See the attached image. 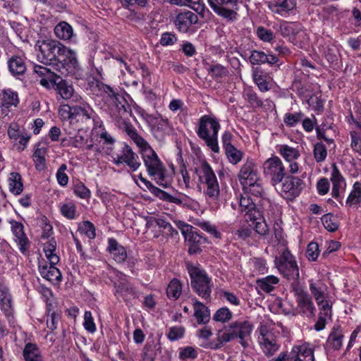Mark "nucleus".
<instances>
[{
  "mask_svg": "<svg viewBox=\"0 0 361 361\" xmlns=\"http://www.w3.org/2000/svg\"><path fill=\"white\" fill-rule=\"evenodd\" d=\"M61 214L68 219H75L77 216L76 205L72 202L62 204L60 207Z\"/></svg>",
  "mask_w": 361,
  "mask_h": 361,
  "instance_id": "obj_47",
  "label": "nucleus"
},
{
  "mask_svg": "<svg viewBox=\"0 0 361 361\" xmlns=\"http://www.w3.org/2000/svg\"><path fill=\"white\" fill-rule=\"evenodd\" d=\"M322 222L326 229L329 231L334 232L338 228L337 219L331 214H324L322 219Z\"/></svg>",
  "mask_w": 361,
  "mask_h": 361,
  "instance_id": "obj_51",
  "label": "nucleus"
},
{
  "mask_svg": "<svg viewBox=\"0 0 361 361\" xmlns=\"http://www.w3.org/2000/svg\"><path fill=\"white\" fill-rule=\"evenodd\" d=\"M47 147L41 146L39 143L37 145L36 149L33 154V161L35 162V168L37 171H42L45 169V156L47 154Z\"/></svg>",
  "mask_w": 361,
  "mask_h": 361,
  "instance_id": "obj_38",
  "label": "nucleus"
},
{
  "mask_svg": "<svg viewBox=\"0 0 361 361\" xmlns=\"http://www.w3.org/2000/svg\"><path fill=\"white\" fill-rule=\"evenodd\" d=\"M177 226L187 242L189 253L197 254L200 252L202 250L201 245L204 243L205 238H202L195 231H193L192 226L189 224L178 221Z\"/></svg>",
  "mask_w": 361,
  "mask_h": 361,
  "instance_id": "obj_15",
  "label": "nucleus"
},
{
  "mask_svg": "<svg viewBox=\"0 0 361 361\" xmlns=\"http://www.w3.org/2000/svg\"><path fill=\"white\" fill-rule=\"evenodd\" d=\"M243 188L246 192L255 197H262L264 192L261 178L256 183H252L250 185L243 186Z\"/></svg>",
  "mask_w": 361,
  "mask_h": 361,
  "instance_id": "obj_52",
  "label": "nucleus"
},
{
  "mask_svg": "<svg viewBox=\"0 0 361 361\" xmlns=\"http://www.w3.org/2000/svg\"><path fill=\"white\" fill-rule=\"evenodd\" d=\"M8 223L11 226L13 241L16 243L20 252L24 255H27L31 243L25 232L24 225L13 219H9Z\"/></svg>",
  "mask_w": 361,
  "mask_h": 361,
  "instance_id": "obj_18",
  "label": "nucleus"
},
{
  "mask_svg": "<svg viewBox=\"0 0 361 361\" xmlns=\"http://www.w3.org/2000/svg\"><path fill=\"white\" fill-rule=\"evenodd\" d=\"M56 241L54 238H51L43 245V251L46 257L51 264H58L60 258L56 253Z\"/></svg>",
  "mask_w": 361,
  "mask_h": 361,
  "instance_id": "obj_36",
  "label": "nucleus"
},
{
  "mask_svg": "<svg viewBox=\"0 0 361 361\" xmlns=\"http://www.w3.org/2000/svg\"><path fill=\"white\" fill-rule=\"evenodd\" d=\"M107 250L118 263H123L127 259L126 248L114 238L108 239Z\"/></svg>",
  "mask_w": 361,
  "mask_h": 361,
  "instance_id": "obj_29",
  "label": "nucleus"
},
{
  "mask_svg": "<svg viewBox=\"0 0 361 361\" xmlns=\"http://www.w3.org/2000/svg\"><path fill=\"white\" fill-rule=\"evenodd\" d=\"M35 47L39 61L55 64L62 75H74L78 69L76 54L56 40H38Z\"/></svg>",
  "mask_w": 361,
  "mask_h": 361,
  "instance_id": "obj_1",
  "label": "nucleus"
},
{
  "mask_svg": "<svg viewBox=\"0 0 361 361\" xmlns=\"http://www.w3.org/2000/svg\"><path fill=\"white\" fill-rule=\"evenodd\" d=\"M118 281L115 283L116 293H132L133 288L129 281L126 279V276L122 273L118 274Z\"/></svg>",
  "mask_w": 361,
  "mask_h": 361,
  "instance_id": "obj_42",
  "label": "nucleus"
},
{
  "mask_svg": "<svg viewBox=\"0 0 361 361\" xmlns=\"http://www.w3.org/2000/svg\"><path fill=\"white\" fill-rule=\"evenodd\" d=\"M232 312L227 307H221L219 309L213 317V319L216 322L225 323L232 318Z\"/></svg>",
  "mask_w": 361,
  "mask_h": 361,
  "instance_id": "obj_56",
  "label": "nucleus"
},
{
  "mask_svg": "<svg viewBox=\"0 0 361 361\" xmlns=\"http://www.w3.org/2000/svg\"><path fill=\"white\" fill-rule=\"evenodd\" d=\"M19 102L18 93L11 89L4 90L2 92L1 105L3 107L9 108L16 106Z\"/></svg>",
  "mask_w": 361,
  "mask_h": 361,
  "instance_id": "obj_41",
  "label": "nucleus"
},
{
  "mask_svg": "<svg viewBox=\"0 0 361 361\" xmlns=\"http://www.w3.org/2000/svg\"><path fill=\"white\" fill-rule=\"evenodd\" d=\"M73 192L81 199H88L91 194L90 190L82 182H78L74 185Z\"/></svg>",
  "mask_w": 361,
  "mask_h": 361,
  "instance_id": "obj_57",
  "label": "nucleus"
},
{
  "mask_svg": "<svg viewBox=\"0 0 361 361\" xmlns=\"http://www.w3.org/2000/svg\"><path fill=\"white\" fill-rule=\"evenodd\" d=\"M279 153L286 161L289 162V172L292 174L298 173L299 166L295 160L300 156L299 151L296 148L284 145L281 146Z\"/></svg>",
  "mask_w": 361,
  "mask_h": 361,
  "instance_id": "obj_24",
  "label": "nucleus"
},
{
  "mask_svg": "<svg viewBox=\"0 0 361 361\" xmlns=\"http://www.w3.org/2000/svg\"><path fill=\"white\" fill-rule=\"evenodd\" d=\"M182 292V286L180 282L176 279H173L169 284L166 293L169 298L176 300L179 298Z\"/></svg>",
  "mask_w": 361,
  "mask_h": 361,
  "instance_id": "obj_46",
  "label": "nucleus"
},
{
  "mask_svg": "<svg viewBox=\"0 0 361 361\" xmlns=\"http://www.w3.org/2000/svg\"><path fill=\"white\" fill-rule=\"evenodd\" d=\"M254 326L247 320L240 319L231 322L225 327L224 332L217 334V343L214 348H221L224 343L238 338L239 343L244 348L248 346V338L250 336Z\"/></svg>",
  "mask_w": 361,
  "mask_h": 361,
  "instance_id": "obj_5",
  "label": "nucleus"
},
{
  "mask_svg": "<svg viewBox=\"0 0 361 361\" xmlns=\"http://www.w3.org/2000/svg\"><path fill=\"white\" fill-rule=\"evenodd\" d=\"M220 129V123L218 120L208 115H204L199 119L197 134L204 140L207 147L215 153L219 152L218 145V133Z\"/></svg>",
  "mask_w": 361,
  "mask_h": 361,
  "instance_id": "obj_8",
  "label": "nucleus"
},
{
  "mask_svg": "<svg viewBox=\"0 0 361 361\" xmlns=\"http://www.w3.org/2000/svg\"><path fill=\"white\" fill-rule=\"evenodd\" d=\"M263 173L265 178H268L274 186L279 184L286 174L282 161L276 156H273L264 162Z\"/></svg>",
  "mask_w": 361,
  "mask_h": 361,
  "instance_id": "obj_13",
  "label": "nucleus"
},
{
  "mask_svg": "<svg viewBox=\"0 0 361 361\" xmlns=\"http://www.w3.org/2000/svg\"><path fill=\"white\" fill-rule=\"evenodd\" d=\"M194 317L198 324H206L210 320V312L203 303L195 301L193 305Z\"/></svg>",
  "mask_w": 361,
  "mask_h": 361,
  "instance_id": "obj_32",
  "label": "nucleus"
},
{
  "mask_svg": "<svg viewBox=\"0 0 361 361\" xmlns=\"http://www.w3.org/2000/svg\"><path fill=\"white\" fill-rule=\"evenodd\" d=\"M208 71L213 78H223L228 73L227 68L219 63L210 66Z\"/></svg>",
  "mask_w": 361,
  "mask_h": 361,
  "instance_id": "obj_58",
  "label": "nucleus"
},
{
  "mask_svg": "<svg viewBox=\"0 0 361 361\" xmlns=\"http://www.w3.org/2000/svg\"><path fill=\"white\" fill-rule=\"evenodd\" d=\"M238 178L242 186L250 185L260 179L257 167L252 159H247L241 166Z\"/></svg>",
  "mask_w": 361,
  "mask_h": 361,
  "instance_id": "obj_20",
  "label": "nucleus"
},
{
  "mask_svg": "<svg viewBox=\"0 0 361 361\" xmlns=\"http://www.w3.org/2000/svg\"><path fill=\"white\" fill-rule=\"evenodd\" d=\"M56 36L63 40H70L73 37V30L70 24L65 21L58 23L54 28Z\"/></svg>",
  "mask_w": 361,
  "mask_h": 361,
  "instance_id": "obj_40",
  "label": "nucleus"
},
{
  "mask_svg": "<svg viewBox=\"0 0 361 361\" xmlns=\"http://www.w3.org/2000/svg\"><path fill=\"white\" fill-rule=\"evenodd\" d=\"M279 30L283 37H289L293 42L295 41L298 37L304 34L301 25L295 22L281 23Z\"/></svg>",
  "mask_w": 361,
  "mask_h": 361,
  "instance_id": "obj_28",
  "label": "nucleus"
},
{
  "mask_svg": "<svg viewBox=\"0 0 361 361\" xmlns=\"http://www.w3.org/2000/svg\"><path fill=\"white\" fill-rule=\"evenodd\" d=\"M256 34L260 40L265 42H270L274 38V32L262 26H259L257 28Z\"/></svg>",
  "mask_w": 361,
  "mask_h": 361,
  "instance_id": "obj_60",
  "label": "nucleus"
},
{
  "mask_svg": "<svg viewBox=\"0 0 361 361\" xmlns=\"http://www.w3.org/2000/svg\"><path fill=\"white\" fill-rule=\"evenodd\" d=\"M313 154L317 162L324 161L327 157V149L322 142H318L314 144Z\"/></svg>",
  "mask_w": 361,
  "mask_h": 361,
  "instance_id": "obj_49",
  "label": "nucleus"
},
{
  "mask_svg": "<svg viewBox=\"0 0 361 361\" xmlns=\"http://www.w3.org/2000/svg\"><path fill=\"white\" fill-rule=\"evenodd\" d=\"M140 152L149 176L159 186L164 188L170 187L172 178L152 147L149 145Z\"/></svg>",
  "mask_w": 361,
  "mask_h": 361,
  "instance_id": "obj_2",
  "label": "nucleus"
},
{
  "mask_svg": "<svg viewBox=\"0 0 361 361\" xmlns=\"http://www.w3.org/2000/svg\"><path fill=\"white\" fill-rule=\"evenodd\" d=\"M118 127L123 130L127 133V135L139 147L140 151L149 145V144L137 133L136 129L129 121L126 120L125 121H121V123L118 124Z\"/></svg>",
  "mask_w": 361,
  "mask_h": 361,
  "instance_id": "obj_27",
  "label": "nucleus"
},
{
  "mask_svg": "<svg viewBox=\"0 0 361 361\" xmlns=\"http://www.w3.org/2000/svg\"><path fill=\"white\" fill-rule=\"evenodd\" d=\"M56 264H51L42 259L38 262V270L40 276L46 280L54 283H59L62 279L60 270L56 267Z\"/></svg>",
  "mask_w": 361,
  "mask_h": 361,
  "instance_id": "obj_22",
  "label": "nucleus"
},
{
  "mask_svg": "<svg viewBox=\"0 0 361 361\" xmlns=\"http://www.w3.org/2000/svg\"><path fill=\"white\" fill-rule=\"evenodd\" d=\"M113 162L117 166L126 164L132 171H137L141 166L137 154L128 145L123 146L120 154L113 157Z\"/></svg>",
  "mask_w": 361,
  "mask_h": 361,
  "instance_id": "obj_19",
  "label": "nucleus"
},
{
  "mask_svg": "<svg viewBox=\"0 0 361 361\" xmlns=\"http://www.w3.org/2000/svg\"><path fill=\"white\" fill-rule=\"evenodd\" d=\"M73 103V125L75 129L79 130L82 125L94 121L95 111L91 106L81 97H75Z\"/></svg>",
  "mask_w": 361,
  "mask_h": 361,
  "instance_id": "obj_12",
  "label": "nucleus"
},
{
  "mask_svg": "<svg viewBox=\"0 0 361 361\" xmlns=\"http://www.w3.org/2000/svg\"><path fill=\"white\" fill-rule=\"evenodd\" d=\"M225 152L228 161L233 164H238L243 157V152L238 150L233 145L228 146V148L225 149Z\"/></svg>",
  "mask_w": 361,
  "mask_h": 361,
  "instance_id": "obj_48",
  "label": "nucleus"
},
{
  "mask_svg": "<svg viewBox=\"0 0 361 361\" xmlns=\"http://www.w3.org/2000/svg\"><path fill=\"white\" fill-rule=\"evenodd\" d=\"M288 361H314L313 349L306 345L294 346L289 353Z\"/></svg>",
  "mask_w": 361,
  "mask_h": 361,
  "instance_id": "obj_26",
  "label": "nucleus"
},
{
  "mask_svg": "<svg viewBox=\"0 0 361 361\" xmlns=\"http://www.w3.org/2000/svg\"><path fill=\"white\" fill-rule=\"evenodd\" d=\"M209 5L219 16L228 21H234L238 17L240 0H207Z\"/></svg>",
  "mask_w": 361,
  "mask_h": 361,
  "instance_id": "obj_14",
  "label": "nucleus"
},
{
  "mask_svg": "<svg viewBox=\"0 0 361 361\" xmlns=\"http://www.w3.org/2000/svg\"><path fill=\"white\" fill-rule=\"evenodd\" d=\"M290 288L296 298L299 313L308 318L314 317L316 307L311 295L305 290L302 285L300 282H295L291 283Z\"/></svg>",
  "mask_w": 361,
  "mask_h": 361,
  "instance_id": "obj_11",
  "label": "nucleus"
},
{
  "mask_svg": "<svg viewBox=\"0 0 361 361\" xmlns=\"http://www.w3.org/2000/svg\"><path fill=\"white\" fill-rule=\"evenodd\" d=\"M73 103L71 105H63L59 110V115L62 121H69L71 125H73Z\"/></svg>",
  "mask_w": 361,
  "mask_h": 361,
  "instance_id": "obj_54",
  "label": "nucleus"
},
{
  "mask_svg": "<svg viewBox=\"0 0 361 361\" xmlns=\"http://www.w3.org/2000/svg\"><path fill=\"white\" fill-rule=\"evenodd\" d=\"M350 135L351 138L350 146L352 149L361 156V135L356 131H351Z\"/></svg>",
  "mask_w": 361,
  "mask_h": 361,
  "instance_id": "obj_61",
  "label": "nucleus"
},
{
  "mask_svg": "<svg viewBox=\"0 0 361 361\" xmlns=\"http://www.w3.org/2000/svg\"><path fill=\"white\" fill-rule=\"evenodd\" d=\"M8 70L13 75H23L26 70L24 59L18 56H13L8 61Z\"/></svg>",
  "mask_w": 361,
  "mask_h": 361,
  "instance_id": "obj_34",
  "label": "nucleus"
},
{
  "mask_svg": "<svg viewBox=\"0 0 361 361\" xmlns=\"http://www.w3.org/2000/svg\"><path fill=\"white\" fill-rule=\"evenodd\" d=\"M155 348L154 342H147L142 349V361H154L156 355Z\"/></svg>",
  "mask_w": 361,
  "mask_h": 361,
  "instance_id": "obj_53",
  "label": "nucleus"
},
{
  "mask_svg": "<svg viewBox=\"0 0 361 361\" xmlns=\"http://www.w3.org/2000/svg\"><path fill=\"white\" fill-rule=\"evenodd\" d=\"M250 62L252 65H259L265 63L267 54L262 51L253 50L250 56Z\"/></svg>",
  "mask_w": 361,
  "mask_h": 361,
  "instance_id": "obj_59",
  "label": "nucleus"
},
{
  "mask_svg": "<svg viewBox=\"0 0 361 361\" xmlns=\"http://www.w3.org/2000/svg\"><path fill=\"white\" fill-rule=\"evenodd\" d=\"M258 331L259 334L258 341L263 353L268 357L273 355L280 347L276 342V336L267 325L261 324L258 328Z\"/></svg>",
  "mask_w": 361,
  "mask_h": 361,
  "instance_id": "obj_16",
  "label": "nucleus"
},
{
  "mask_svg": "<svg viewBox=\"0 0 361 361\" xmlns=\"http://www.w3.org/2000/svg\"><path fill=\"white\" fill-rule=\"evenodd\" d=\"M79 229L90 239H94L96 237L95 227L94 224L89 221H84L82 224L79 226Z\"/></svg>",
  "mask_w": 361,
  "mask_h": 361,
  "instance_id": "obj_62",
  "label": "nucleus"
},
{
  "mask_svg": "<svg viewBox=\"0 0 361 361\" xmlns=\"http://www.w3.org/2000/svg\"><path fill=\"white\" fill-rule=\"evenodd\" d=\"M243 97L252 108L262 107L263 102L253 90L250 88L245 90Z\"/></svg>",
  "mask_w": 361,
  "mask_h": 361,
  "instance_id": "obj_45",
  "label": "nucleus"
},
{
  "mask_svg": "<svg viewBox=\"0 0 361 361\" xmlns=\"http://www.w3.org/2000/svg\"><path fill=\"white\" fill-rule=\"evenodd\" d=\"M295 6V0H283L280 2H273L269 4V8L271 11L281 16H286L289 11L293 10Z\"/></svg>",
  "mask_w": 361,
  "mask_h": 361,
  "instance_id": "obj_31",
  "label": "nucleus"
},
{
  "mask_svg": "<svg viewBox=\"0 0 361 361\" xmlns=\"http://www.w3.org/2000/svg\"><path fill=\"white\" fill-rule=\"evenodd\" d=\"M275 264L279 271L291 283L299 282V268L294 256L288 249H284L279 257H276Z\"/></svg>",
  "mask_w": 361,
  "mask_h": 361,
  "instance_id": "obj_10",
  "label": "nucleus"
},
{
  "mask_svg": "<svg viewBox=\"0 0 361 361\" xmlns=\"http://www.w3.org/2000/svg\"><path fill=\"white\" fill-rule=\"evenodd\" d=\"M34 72L41 78L39 80L41 85L47 89L54 88L63 99H70L71 103H74L73 97H80L74 93L72 85H68L47 67L35 66Z\"/></svg>",
  "mask_w": 361,
  "mask_h": 361,
  "instance_id": "obj_3",
  "label": "nucleus"
},
{
  "mask_svg": "<svg viewBox=\"0 0 361 361\" xmlns=\"http://www.w3.org/2000/svg\"><path fill=\"white\" fill-rule=\"evenodd\" d=\"M343 334L340 328H334L329 334L327 343L334 349H339L342 345Z\"/></svg>",
  "mask_w": 361,
  "mask_h": 361,
  "instance_id": "obj_43",
  "label": "nucleus"
},
{
  "mask_svg": "<svg viewBox=\"0 0 361 361\" xmlns=\"http://www.w3.org/2000/svg\"><path fill=\"white\" fill-rule=\"evenodd\" d=\"M23 355L25 361H43L41 351L35 343H27L23 349Z\"/></svg>",
  "mask_w": 361,
  "mask_h": 361,
  "instance_id": "obj_35",
  "label": "nucleus"
},
{
  "mask_svg": "<svg viewBox=\"0 0 361 361\" xmlns=\"http://www.w3.org/2000/svg\"><path fill=\"white\" fill-rule=\"evenodd\" d=\"M310 290L317 303H320V300L323 299L324 297V293L322 288L316 283L310 281Z\"/></svg>",
  "mask_w": 361,
  "mask_h": 361,
  "instance_id": "obj_63",
  "label": "nucleus"
},
{
  "mask_svg": "<svg viewBox=\"0 0 361 361\" xmlns=\"http://www.w3.org/2000/svg\"><path fill=\"white\" fill-rule=\"evenodd\" d=\"M97 87L105 99L109 112L115 120L117 126L121 121H125V116L131 111L130 106L126 99L121 94L116 92L110 86L102 82H97Z\"/></svg>",
  "mask_w": 361,
  "mask_h": 361,
  "instance_id": "obj_4",
  "label": "nucleus"
},
{
  "mask_svg": "<svg viewBox=\"0 0 361 361\" xmlns=\"http://www.w3.org/2000/svg\"><path fill=\"white\" fill-rule=\"evenodd\" d=\"M198 21L197 16L190 11H183L180 12L176 17L174 23L179 31L182 32H188L190 27L197 23Z\"/></svg>",
  "mask_w": 361,
  "mask_h": 361,
  "instance_id": "obj_25",
  "label": "nucleus"
},
{
  "mask_svg": "<svg viewBox=\"0 0 361 361\" xmlns=\"http://www.w3.org/2000/svg\"><path fill=\"white\" fill-rule=\"evenodd\" d=\"M0 310L5 316L10 326H14V302L8 287L0 282Z\"/></svg>",
  "mask_w": 361,
  "mask_h": 361,
  "instance_id": "obj_17",
  "label": "nucleus"
},
{
  "mask_svg": "<svg viewBox=\"0 0 361 361\" xmlns=\"http://www.w3.org/2000/svg\"><path fill=\"white\" fill-rule=\"evenodd\" d=\"M240 212L247 222H251L256 233L261 235L269 233V226L267 224L262 212L256 207L253 200L248 197L242 196L239 202Z\"/></svg>",
  "mask_w": 361,
  "mask_h": 361,
  "instance_id": "obj_7",
  "label": "nucleus"
},
{
  "mask_svg": "<svg viewBox=\"0 0 361 361\" xmlns=\"http://www.w3.org/2000/svg\"><path fill=\"white\" fill-rule=\"evenodd\" d=\"M304 117L301 111L295 113H286L283 116V122L288 127L295 126Z\"/></svg>",
  "mask_w": 361,
  "mask_h": 361,
  "instance_id": "obj_50",
  "label": "nucleus"
},
{
  "mask_svg": "<svg viewBox=\"0 0 361 361\" xmlns=\"http://www.w3.org/2000/svg\"><path fill=\"white\" fill-rule=\"evenodd\" d=\"M185 334V329L183 326H173L170 328L167 337L170 341H176L181 338Z\"/></svg>",
  "mask_w": 361,
  "mask_h": 361,
  "instance_id": "obj_64",
  "label": "nucleus"
},
{
  "mask_svg": "<svg viewBox=\"0 0 361 361\" xmlns=\"http://www.w3.org/2000/svg\"><path fill=\"white\" fill-rule=\"evenodd\" d=\"M169 2L178 6H188L201 15H203L205 11L203 0H169Z\"/></svg>",
  "mask_w": 361,
  "mask_h": 361,
  "instance_id": "obj_33",
  "label": "nucleus"
},
{
  "mask_svg": "<svg viewBox=\"0 0 361 361\" xmlns=\"http://www.w3.org/2000/svg\"><path fill=\"white\" fill-rule=\"evenodd\" d=\"M330 180L332 183L331 196L340 201L341 200V193L345 190L346 182L345 178L335 164L332 165Z\"/></svg>",
  "mask_w": 361,
  "mask_h": 361,
  "instance_id": "obj_23",
  "label": "nucleus"
},
{
  "mask_svg": "<svg viewBox=\"0 0 361 361\" xmlns=\"http://www.w3.org/2000/svg\"><path fill=\"white\" fill-rule=\"evenodd\" d=\"M8 182L9 191L12 194L18 195L23 192V184L22 181V177L19 173L11 172L9 174Z\"/></svg>",
  "mask_w": 361,
  "mask_h": 361,
  "instance_id": "obj_37",
  "label": "nucleus"
},
{
  "mask_svg": "<svg viewBox=\"0 0 361 361\" xmlns=\"http://www.w3.org/2000/svg\"><path fill=\"white\" fill-rule=\"evenodd\" d=\"M303 185L302 180L298 177L288 176L283 182L281 191L286 198L291 200L300 194Z\"/></svg>",
  "mask_w": 361,
  "mask_h": 361,
  "instance_id": "obj_21",
  "label": "nucleus"
},
{
  "mask_svg": "<svg viewBox=\"0 0 361 361\" xmlns=\"http://www.w3.org/2000/svg\"><path fill=\"white\" fill-rule=\"evenodd\" d=\"M279 282V279L274 275L259 279L256 281L258 288L265 293H270L275 289L276 285Z\"/></svg>",
  "mask_w": 361,
  "mask_h": 361,
  "instance_id": "obj_39",
  "label": "nucleus"
},
{
  "mask_svg": "<svg viewBox=\"0 0 361 361\" xmlns=\"http://www.w3.org/2000/svg\"><path fill=\"white\" fill-rule=\"evenodd\" d=\"M252 77L254 82L261 92H265L270 90L271 87L267 80L268 77L263 70L258 67L252 68Z\"/></svg>",
  "mask_w": 361,
  "mask_h": 361,
  "instance_id": "obj_30",
  "label": "nucleus"
},
{
  "mask_svg": "<svg viewBox=\"0 0 361 361\" xmlns=\"http://www.w3.org/2000/svg\"><path fill=\"white\" fill-rule=\"evenodd\" d=\"M198 177L199 187L208 200L218 201L220 197V187L216 176L211 166L205 161L195 168Z\"/></svg>",
  "mask_w": 361,
  "mask_h": 361,
  "instance_id": "obj_6",
  "label": "nucleus"
},
{
  "mask_svg": "<svg viewBox=\"0 0 361 361\" xmlns=\"http://www.w3.org/2000/svg\"><path fill=\"white\" fill-rule=\"evenodd\" d=\"M197 350L192 346H186L179 349L178 357L182 360L187 359L194 360L197 357Z\"/></svg>",
  "mask_w": 361,
  "mask_h": 361,
  "instance_id": "obj_55",
  "label": "nucleus"
},
{
  "mask_svg": "<svg viewBox=\"0 0 361 361\" xmlns=\"http://www.w3.org/2000/svg\"><path fill=\"white\" fill-rule=\"evenodd\" d=\"M188 272L191 278V286L195 291L202 298H209L213 283L207 272L195 266L190 267Z\"/></svg>",
  "mask_w": 361,
  "mask_h": 361,
  "instance_id": "obj_9",
  "label": "nucleus"
},
{
  "mask_svg": "<svg viewBox=\"0 0 361 361\" xmlns=\"http://www.w3.org/2000/svg\"><path fill=\"white\" fill-rule=\"evenodd\" d=\"M361 202V183L357 181L353 184V190L348 195L346 204L353 206Z\"/></svg>",
  "mask_w": 361,
  "mask_h": 361,
  "instance_id": "obj_44",
  "label": "nucleus"
}]
</instances>
